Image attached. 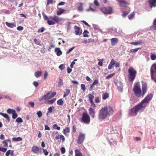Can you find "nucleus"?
I'll use <instances>...</instances> for the list:
<instances>
[{"label":"nucleus","instance_id":"nucleus-1","mask_svg":"<svg viewBox=\"0 0 156 156\" xmlns=\"http://www.w3.org/2000/svg\"><path fill=\"white\" fill-rule=\"evenodd\" d=\"M153 96L152 94H148L141 102L130 110L129 115L132 116H135L138 112L143 111L146 107L147 103L151 100Z\"/></svg>","mask_w":156,"mask_h":156},{"label":"nucleus","instance_id":"nucleus-2","mask_svg":"<svg viewBox=\"0 0 156 156\" xmlns=\"http://www.w3.org/2000/svg\"><path fill=\"white\" fill-rule=\"evenodd\" d=\"M114 112V110L111 107L105 106L99 111L98 118L100 120H104L112 115Z\"/></svg>","mask_w":156,"mask_h":156},{"label":"nucleus","instance_id":"nucleus-3","mask_svg":"<svg viewBox=\"0 0 156 156\" xmlns=\"http://www.w3.org/2000/svg\"><path fill=\"white\" fill-rule=\"evenodd\" d=\"M129 80L132 82L135 78L137 74V71L133 67H130L128 70Z\"/></svg>","mask_w":156,"mask_h":156},{"label":"nucleus","instance_id":"nucleus-4","mask_svg":"<svg viewBox=\"0 0 156 156\" xmlns=\"http://www.w3.org/2000/svg\"><path fill=\"white\" fill-rule=\"evenodd\" d=\"M133 90L134 94L137 97H141L142 93L139 82L135 84Z\"/></svg>","mask_w":156,"mask_h":156},{"label":"nucleus","instance_id":"nucleus-5","mask_svg":"<svg viewBox=\"0 0 156 156\" xmlns=\"http://www.w3.org/2000/svg\"><path fill=\"white\" fill-rule=\"evenodd\" d=\"M150 72L151 79L156 83V64L154 63L152 65Z\"/></svg>","mask_w":156,"mask_h":156},{"label":"nucleus","instance_id":"nucleus-6","mask_svg":"<svg viewBox=\"0 0 156 156\" xmlns=\"http://www.w3.org/2000/svg\"><path fill=\"white\" fill-rule=\"evenodd\" d=\"M90 121V119L88 114L86 112L83 113L81 118V122L86 124H89Z\"/></svg>","mask_w":156,"mask_h":156},{"label":"nucleus","instance_id":"nucleus-7","mask_svg":"<svg viewBox=\"0 0 156 156\" xmlns=\"http://www.w3.org/2000/svg\"><path fill=\"white\" fill-rule=\"evenodd\" d=\"M101 11L105 14H109L112 13V9L111 7H102L100 9Z\"/></svg>","mask_w":156,"mask_h":156},{"label":"nucleus","instance_id":"nucleus-8","mask_svg":"<svg viewBox=\"0 0 156 156\" xmlns=\"http://www.w3.org/2000/svg\"><path fill=\"white\" fill-rule=\"evenodd\" d=\"M142 93L141 94V96L143 97L147 91V84L146 82L144 81H142Z\"/></svg>","mask_w":156,"mask_h":156},{"label":"nucleus","instance_id":"nucleus-9","mask_svg":"<svg viewBox=\"0 0 156 156\" xmlns=\"http://www.w3.org/2000/svg\"><path fill=\"white\" fill-rule=\"evenodd\" d=\"M85 139V135L82 133H80L78 139L77 140V143L79 144H82L83 141Z\"/></svg>","mask_w":156,"mask_h":156},{"label":"nucleus","instance_id":"nucleus-10","mask_svg":"<svg viewBox=\"0 0 156 156\" xmlns=\"http://www.w3.org/2000/svg\"><path fill=\"white\" fill-rule=\"evenodd\" d=\"M121 7H126L129 4L128 2L125 0H116Z\"/></svg>","mask_w":156,"mask_h":156},{"label":"nucleus","instance_id":"nucleus-11","mask_svg":"<svg viewBox=\"0 0 156 156\" xmlns=\"http://www.w3.org/2000/svg\"><path fill=\"white\" fill-rule=\"evenodd\" d=\"M88 97L91 106L93 108H95L96 107V105L94 103L93 100L94 98V96L93 95L90 94H88Z\"/></svg>","mask_w":156,"mask_h":156},{"label":"nucleus","instance_id":"nucleus-12","mask_svg":"<svg viewBox=\"0 0 156 156\" xmlns=\"http://www.w3.org/2000/svg\"><path fill=\"white\" fill-rule=\"evenodd\" d=\"M75 34L76 35H81L82 33V30L80 28L76 25H75L74 27Z\"/></svg>","mask_w":156,"mask_h":156},{"label":"nucleus","instance_id":"nucleus-13","mask_svg":"<svg viewBox=\"0 0 156 156\" xmlns=\"http://www.w3.org/2000/svg\"><path fill=\"white\" fill-rule=\"evenodd\" d=\"M49 19L53 20L55 23H58L62 20V19L59 18L56 16H50L49 17Z\"/></svg>","mask_w":156,"mask_h":156},{"label":"nucleus","instance_id":"nucleus-14","mask_svg":"<svg viewBox=\"0 0 156 156\" xmlns=\"http://www.w3.org/2000/svg\"><path fill=\"white\" fill-rule=\"evenodd\" d=\"M89 113L90 116L93 118H94L95 117V111L94 109L92 107L89 108Z\"/></svg>","mask_w":156,"mask_h":156},{"label":"nucleus","instance_id":"nucleus-15","mask_svg":"<svg viewBox=\"0 0 156 156\" xmlns=\"http://www.w3.org/2000/svg\"><path fill=\"white\" fill-rule=\"evenodd\" d=\"M50 93L51 92H48L46 94L44 95L42 98L39 99L40 101H41L44 100L45 101L48 100V99L50 98H48V96L50 95Z\"/></svg>","mask_w":156,"mask_h":156},{"label":"nucleus","instance_id":"nucleus-16","mask_svg":"<svg viewBox=\"0 0 156 156\" xmlns=\"http://www.w3.org/2000/svg\"><path fill=\"white\" fill-rule=\"evenodd\" d=\"M41 149L36 146H33L32 148V151L34 153L36 154Z\"/></svg>","mask_w":156,"mask_h":156},{"label":"nucleus","instance_id":"nucleus-17","mask_svg":"<svg viewBox=\"0 0 156 156\" xmlns=\"http://www.w3.org/2000/svg\"><path fill=\"white\" fill-rule=\"evenodd\" d=\"M149 2L151 7L156 6V0H149Z\"/></svg>","mask_w":156,"mask_h":156},{"label":"nucleus","instance_id":"nucleus-18","mask_svg":"<svg viewBox=\"0 0 156 156\" xmlns=\"http://www.w3.org/2000/svg\"><path fill=\"white\" fill-rule=\"evenodd\" d=\"M59 139L62 140V143L65 141V138L62 135H57L55 137V139L56 140H58Z\"/></svg>","mask_w":156,"mask_h":156},{"label":"nucleus","instance_id":"nucleus-19","mask_svg":"<svg viewBox=\"0 0 156 156\" xmlns=\"http://www.w3.org/2000/svg\"><path fill=\"white\" fill-rule=\"evenodd\" d=\"M118 42V39L116 38H113L111 39V44L112 46L115 45Z\"/></svg>","mask_w":156,"mask_h":156},{"label":"nucleus","instance_id":"nucleus-20","mask_svg":"<svg viewBox=\"0 0 156 156\" xmlns=\"http://www.w3.org/2000/svg\"><path fill=\"white\" fill-rule=\"evenodd\" d=\"M114 64H115V61L114 59H112L111 60V61L108 66V69H111L113 67Z\"/></svg>","mask_w":156,"mask_h":156},{"label":"nucleus","instance_id":"nucleus-21","mask_svg":"<svg viewBox=\"0 0 156 156\" xmlns=\"http://www.w3.org/2000/svg\"><path fill=\"white\" fill-rule=\"evenodd\" d=\"M55 52L58 56H60L62 54V52L60 50L59 48H55Z\"/></svg>","mask_w":156,"mask_h":156},{"label":"nucleus","instance_id":"nucleus-22","mask_svg":"<svg viewBox=\"0 0 156 156\" xmlns=\"http://www.w3.org/2000/svg\"><path fill=\"white\" fill-rule=\"evenodd\" d=\"M0 115H1L3 117L6 119L8 122L10 121V118L9 117L8 115L6 113H4L2 112H0Z\"/></svg>","mask_w":156,"mask_h":156},{"label":"nucleus","instance_id":"nucleus-23","mask_svg":"<svg viewBox=\"0 0 156 156\" xmlns=\"http://www.w3.org/2000/svg\"><path fill=\"white\" fill-rule=\"evenodd\" d=\"M58 10L57 12V15L59 16L62 14L63 12L66 11L65 9H62V8H58Z\"/></svg>","mask_w":156,"mask_h":156},{"label":"nucleus","instance_id":"nucleus-24","mask_svg":"<svg viewBox=\"0 0 156 156\" xmlns=\"http://www.w3.org/2000/svg\"><path fill=\"white\" fill-rule=\"evenodd\" d=\"M5 23L7 26L11 28H13L16 26V24L14 23H9L7 22H6Z\"/></svg>","mask_w":156,"mask_h":156},{"label":"nucleus","instance_id":"nucleus-25","mask_svg":"<svg viewBox=\"0 0 156 156\" xmlns=\"http://www.w3.org/2000/svg\"><path fill=\"white\" fill-rule=\"evenodd\" d=\"M70 132V128L69 127H65L63 129V133L66 135L67 133H69Z\"/></svg>","mask_w":156,"mask_h":156},{"label":"nucleus","instance_id":"nucleus-26","mask_svg":"<svg viewBox=\"0 0 156 156\" xmlns=\"http://www.w3.org/2000/svg\"><path fill=\"white\" fill-rule=\"evenodd\" d=\"M109 97V94L107 92H105L102 94V98L103 100H105L108 98Z\"/></svg>","mask_w":156,"mask_h":156},{"label":"nucleus","instance_id":"nucleus-27","mask_svg":"<svg viewBox=\"0 0 156 156\" xmlns=\"http://www.w3.org/2000/svg\"><path fill=\"white\" fill-rule=\"evenodd\" d=\"M75 156H83L82 155V154L81 153L79 150L76 149L75 150Z\"/></svg>","mask_w":156,"mask_h":156},{"label":"nucleus","instance_id":"nucleus-28","mask_svg":"<svg viewBox=\"0 0 156 156\" xmlns=\"http://www.w3.org/2000/svg\"><path fill=\"white\" fill-rule=\"evenodd\" d=\"M143 42L142 41H138L135 42H131L130 43V44L134 45H137L138 44H141L143 43Z\"/></svg>","mask_w":156,"mask_h":156},{"label":"nucleus","instance_id":"nucleus-29","mask_svg":"<svg viewBox=\"0 0 156 156\" xmlns=\"http://www.w3.org/2000/svg\"><path fill=\"white\" fill-rule=\"evenodd\" d=\"M56 100V99L54 98L51 100L48 101H45V103L46 104H53Z\"/></svg>","mask_w":156,"mask_h":156},{"label":"nucleus","instance_id":"nucleus-30","mask_svg":"<svg viewBox=\"0 0 156 156\" xmlns=\"http://www.w3.org/2000/svg\"><path fill=\"white\" fill-rule=\"evenodd\" d=\"M13 141H20L22 140V138L20 137H13L12 138Z\"/></svg>","mask_w":156,"mask_h":156},{"label":"nucleus","instance_id":"nucleus-31","mask_svg":"<svg viewBox=\"0 0 156 156\" xmlns=\"http://www.w3.org/2000/svg\"><path fill=\"white\" fill-rule=\"evenodd\" d=\"M70 93V90L69 89H66V91L64 92V94L63 96V97L65 98L68 96Z\"/></svg>","mask_w":156,"mask_h":156},{"label":"nucleus","instance_id":"nucleus-32","mask_svg":"<svg viewBox=\"0 0 156 156\" xmlns=\"http://www.w3.org/2000/svg\"><path fill=\"white\" fill-rule=\"evenodd\" d=\"M42 74V72L41 71H37L35 72L34 75L37 78H38Z\"/></svg>","mask_w":156,"mask_h":156},{"label":"nucleus","instance_id":"nucleus-33","mask_svg":"<svg viewBox=\"0 0 156 156\" xmlns=\"http://www.w3.org/2000/svg\"><path fill=\"white\" fill-rule=\"evenodd\" d=\"M141 48H135L134 49H132L129 50V52L130 53H135L137 52L138 50L140 49Z\"/></svg>","mask_w":156,"mask_h":156},{"label":"nucleus","instance_id":"nucleus-34","mask_svg":"<svg viewBox=\"0 0 156 156\" xmlns=\"http://www.w3.org/2000/svg\"><path fill=\"white\" fill-rule=\"evenodd\" d=\"M15 111V110L11 108H9L7 110V112L8 114H12Z\"/></svg>","mask_w":156,"mask_h":156},{"label":"nucleus","instance_id":"nucleus-35","mask_svg":"<svg viewBox=\"0 0 156 156\" xmlns=\"http://www.w3.org/2000/svg\"><path fill=\"white\" fill-rule=\"evenodd\" d=\"M57 104L60 105H62L63 104V101L62 99H60L57 102Z\"/></svg>","mask_w":156,"mask_h":156},{"label":"nucleus","instance_id":"nucleus-36","mask_svg":"<svg viewBox=\"0 0 156 156\" xmlns=\"http://www.w3.org/2000/svg\"><path fill=\"white\" fill-rule=\"evenodd\" d=\"M99 62L98 63V65L100 66H103V62L104 61V59H98Z\"/></svg>","mask_w":156,"mask_h":156},{"label":"nucleus","instance_id":"nucleus-37","mask_svg":"<svg viewBox=\"0 0 156 156\" xmlns=\"http://www.w3.org/2000/svg\"><path fill=\"white\" fill-rule=\"evenodd\" d=\"M54 107L53 106H52L49 107L48 109V112L49 113H51L52 112L53 110L54 109Z\"/></svg>","mask_w":156,"mask_h":156},{"label":"nucleus","instance_id":"nucleus-38","mask_svg":"<svg viewBox=\"0 0 156 156\" xmlns=\"http://www.w3.org/2000/svg\"><path fill=\"white\" fill-rule=\"evenodd\" d=\"M152 27L154 30H156V19L154 21Z\"/></svg>","mask_w":156,"mask_h":156},{"label":"nucleus","instance_id":"nucleus-39","mask_svg":"<svg viewBox=\"0 0 156 156\" xmlns=\"http://www.w3.org/2000/svg\"><path fill=\"white\" fill-rule=\"evenodd\" d=\"M47 22L49 25H53L55 24V22L52 20H48Z\"/></svg>","mask_w":156,"mask_h":156},{"label":"nucleus","instance_id":"nucleus-40","mask_svg":"<svg viewBox=\"0 0 156 156\" xmlns=\"http://www.w3.org/2000/svg\"><path fill=\"white\" fill-rule=\"evenodd\" d=\"M135 15V13L134 12H132L128 16V18L129 19L131 20L132 19Z\"/></svg>","mask_w":156,"mask_h":156},{"label":"nucleus","instance_id":"nucleus-41","mask_svg":"<svg viewBox=\"0 0 156 156\" xmlns=\"http://www.w3.org/2000/svg\"><path fill=\"white\" fill-rule=\"evenodd\" d=\"M53 128L56 129L58 130H60V127L58 126L57 124H55L53 125Z\"/></svg>","mask_w":156,"mask_h":156},{"label":"nucleus","instance_id":"nucleus-42","mask_svg":"<svg viewBox=\"0 0 156 156\" xmlns=\"http://www.w3.org/2000/svg\"><path fill=\"white\" fill-rule=\"evenodd\" d=\"M63 84V82L62 80L60 78L58 82V85L59 86H61Z\"/></svg>","mask_w":156,"mask_h":156},{"label":"nucleus","instance_id":"nucleus-43","mask_svg":"<svg viewBox=\"0 0 156 156\" xmlns=\"http://www.w3.org/2000/svg\"><path fill=\"white\" fill-rule=\"evenodd\" d=\"M88 33H89V32L87 30H85L84 31V32L83 33V34H84L83 37H88L89 36L87 34H88Z\"/></svg>","mask_w":156,"mask_h":156},{"label":"nucleus","instance_id":"nucleus-44","mask_svg":"<svg viewBox=\"0 0 156 156\" xmlns=\"http://www.w3.org/2000/svg\"><path fill=\"white\" fill-rule=\"evenodd\" d=\"M12 115V119H16L18 115L16 113V111H15V112H14L13 113Z\"/></svg>","mask_w":156,"mask_h":156},{"label":"nucleus","instance_id":"nucleus-45","mask_svg":"<svg viewBox=\"0 0 156 156\" xmlns=\"http://www.w3.org/2000/svg\"><path fill=\"white\" fill-rule=\"evenodd\" d=\"M16 121L19 123H22L23 122L22 119L20 117L17 118L16 120Z\"/></svg>","mask_w":156,"mask_h":156},{"label":"nucleus","instance_id":"nucleus-46","mask_svg":"<svg viewBox=\"0 0 156 156\" xmlns=\"http://www.w3.org/2000/svg\"><path fill=\"white\" fill-rule=\"evenodd\" d=\"M151 60H154L156 59V55L154 54H152L151 55Z\"/></svg>","mask_w":156,"mask_h":156},{"label":"nucleus","instance_id":"nucleus-47","mask_svg":"<svg viewBox=\"0 0 156 156\" xmlns=\"http://www.w3.org/2000/svg\"><path fill=\"white\" fill-rule=\"evenodd\" d=\"M37 114L39 118H41L42 115V113L41 111H38L37 112Z\"/></svg>","mask_w":156,"mask_h":156},{"label":"nucleus","instance_id":"nucleus-48","mask_svg":"<svg viewBox=\"0 0 156 156\" xmlns=\"http://www.w3.org/2000/svg\"><path fill=\"white\" fill-rule=\"evenodd\" d=\"M44 28L43 27H42V28H40L38 29L37 31V32L38 33H42L44 31Z\"/></svg>","mask_w":156,"mask_h":156},{"label":"nucleus","instance_id":"nucleus-49","mask_svg":"<svg viewBox=\"0 0 156 156\" xmlns=\"http://www.w3.org/2000/svg\"><path fill=\"white\" fill-rule=\"evenodd\" d=\"M115 73H113L111 74H110L108 75V76H107L106 77L107 79H108L112 77L113 76L115 75Z\"/></svg>","mask_w":156,"mask_h":156},{"label":"nucleus","instance_id":"nucleus-50","mask_svg":"<svg viewBox=\"0 0 156 156\" xmlns=\"http://www.w3.org/2000/svg\"><path fill=\"white\" fill-rule=\"evenodd\" d=\"M7 151V149L5 148L0 147V151L3 152H5Z\"/></svg>","mask_w":156,"mask_h":156},{"label":"nucleus","instance_id":"nucleus-51","mask_svg":"<svg viewBox=\"0 0 156 156\" xmlns=\"http://www.w3.org/2000/svg\"><path fill=\"white\" fill-rule=\"evenodd\" d=\"M81 88L83 91H85L86 90V87L85 84H82L81 85Z\"/></svg>","mask_w":156,"mask_h":156},{"label":"nucleus","instance_id":"nucleus-52","mask_svg":"<svg viewBox=\"0 0 156 156\" xmlns=\"http://www.w3.org/2000/svg\"><path fill=\"white\" fill-rule=\"evenodd\" d=\"M117 89L118 90V91L122 92V89H123V87L122 86H117Z\"/></svg>","mask_w":156,"mask_h":156},{"label":"nucleus","instance_id":"nucleus-53","mask_svg":"<svg viewBox=\"0 0 156 156\" xmlns=\"http://www.w3.org/2000/svg\"><path fill=\"white\" fill-rule=\"evenodd\" d=\"M43 153L45 155L47 156L48 154V152L46 150L43 149Z\"/></svg>","mask_w":156,"mask_h":156},{"label":"nucleus","instance_id":"nucleus-54","mask_svg":"<svg viewBox=\"0 0 156 156\" xmlns=\"http://www.w3.org/2000/svg\"><path fill=\"white\" fill-rule=\"evenodd\" d=\"M56 93L55 92H53L49 97V98H51L55 96L56 94Z\"/></svg>","mask_w":156,"mask_h":156},{"label":"nucleus","instance_id":"nucleus-55","mask_svg":"<svg viewBox=\"0 0 156 156\" xmlns=\"http://www.w3.org/2000/svg\"><path fill=\"white\" fill-rule=\"evenodd\" d=\"M3 144L4 145V146L5 147H7L8 146V145L7 144V141L6 140H4L2 142Z\"/></svg>","mask_w":156,"mask_h":156},{"label":"nucleus","instance_id":"nucleus-56","mask_svg":"<svg viewBox=\"0 0 156 156\" xmlns=\"http://www.w3.org/2000/svg\"><path fill=\"white\" fill-rule=\"evenodd\" d=\"M75 47H72V48H70V49H69L67 52H66V54H68L70 53L72 51L74 48Z\"/></svg>","mask_w":156,"mask_h":156},{"label":"nucleus","instance_id":"nucleus-57","mask_svg":"<svg viewBox=\"0 0 156 156\" xmlns=\"http://www.w3.org/2000/svg\"><path fill=\"white\" fill-rule=\"evenodd\" d=\"M95 102L96 103H98L100 102V98L98 97H96L95 98Z\"/></svg>","mask_w":156,"mask_h":156},{"label":"nucleus","instance_id":"nucleus-58","mask_svg":"<svg viewBox=\"0 0 156 156\" xmlns=\"http://www.w3.org/2000/svg\"><path fill=\"white\" fill-rule=\"evenodd\" d=\"M98 79H95L93 83V85H96L98 83Z\"/></svg>","mask_w":156,"mask_h":156},{"label":"nucleus","instance_id":"nucleus-59","mask_svg":"<svg viewBox=\"0 0 156 156\" xmlns=\"http://www.w3.org/2000/svg\"><path fill=\"white\" fill-rule=\"evenodd\" d=\"M66 151L64 147H62L61 148V152L62 154H64Z\"/></svg>","mask_w":156,"mask_h":156},{"label":"nucleus","instance_id":"nucleus-60","mask_svg":"<svg viewBox=\"0 0 156 156\" xmlns=\"http://www.w3.org/2000/svg\"><path fill=\"white\" fill-rule=\"evenodd\" d=\"M44 126H45L44 130H50V127L48 125H45Z\"/></svg>","mask_w":156,"mask_h":156},{"label":"nucleus","instance_id":"nucleus-61","mask_svg":"<svg viewBox=\"0 0 156 156\" xmlns=\"http://www.w3.org/2000/svg\"><path fill=\"white\" fill-rule=\"evenodd\" d=\"M88 43H93L94 42V40L93 39H89L88 40Z\"/></svg>","mask_w":156,"mask_h":156},{"label":"nucleus","instance_id":"nucleus-62","mask_svg":"<svg viewBox=\"0 0 156 156\" xmlns=\"http://www.w3.org/2000/svg\"><path fill=\"white\" fill-rule=\"evenodd\" d=\"M28 104L31 106L32 108H33L34 106V103L33 102H30L28 103Z\"/></svg>","mask_w":156,"mask_h":156},{"label":"nucleus","instance_id":"nucleus-63","mask_svg":"<svg viewBox=\"0 0 156 156\" xmlns=\"http://www.w3.org/2000/svg\"><path fill=\"white\" fill-rule=\"evenodd\" d=\"M115 66L116 67H119L120 66V64L118 62H116L115 61V64H114Z\"/></svg>","mask_w":156,"mask_h":156},{"label":"nucleus","instance_id":"nucleus-64","mask_svg":"<svg viewBox=\"0 0 156 156\" xmlns=\"http://www.w3.org/2000/svg\"><path fill=\"white\" fill-rule=\"evenodd\" d=\"M17 29L18 30H23V28L22 26H19L17 27Z\"/></svg>","mask_w":156,"mask_h":156}]
</instances>
